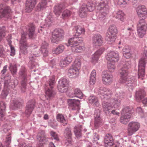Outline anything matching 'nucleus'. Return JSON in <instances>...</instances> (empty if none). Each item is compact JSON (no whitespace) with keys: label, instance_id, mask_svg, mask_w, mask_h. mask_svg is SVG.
<instances>
[{"label":"nucleus","instance_id":"obj_1","mask_svg":"<svg viewBox=\"0 0 147 147\" xmlns=\"http://www.w3.org/2000/svg\"><path fill=\"white\" fill-rule=\"evenodd\" d=\"M55 83V76H53L49 77L45 84L46 96L47 100L52 99L56 94V92L53 88Z\"/></svg>","mask_w":147,"mask_h":147},{"label":"nucleus","instance_id":"obj_2","mask_svg":"<svg viewBox=\"0 0 147 147\" xmlns=\"http://www.w3.org/2000/svg\"><path fill=\"white\" fill-rule=\"evenodd\" d=\"M117 33V30L115 26L112 25L109 26L105 37V40L108 43L111 44L114 42L116 38L115 35Z\"/></svg>","mask_w":147,"mask_h":147},{"label":"nucleus","instance_id":"obj_3","mask_svg":"<svg viewBox=\"0 0 147 147\" xmlns=\"http://www.w3.org/2000/svg\"><path fill=\"white\" fill-rule=\"evenodd\" d=\"M64 30L60 28L55 29L52 33L51 38V41L53 43L58 44L62 41L64 38Z\"/></svg>","mask_w":147,"mask_h":147},{"label":"nucleus","instance_id":"obj_4","mask_svg":"<svg viewBox=\"0 0 147 147\" xmlns=\"http://www.w3.org/2000/svg\"><path fill=\"white\" fill-rule=\"evenodd\" d=\"M27 34L23 32L21 35V38L20 41V52L24 55L28 53L27 48L29 47L26 38Z\"/></svg>","mask_w":147,"mask_h":147},{"label":"nucleus","instance_id":"obj_5","mask_svg":"<svg viewBox=\"0 0 147 147\" xmlns=\"http://www.w3.org/2000/svg\"><path fill=\"white\" fill-rule=\"evenodd\" d=\"M130 61L126 62L123 65V67L119 71L121 75L119 82H124L127 77L128 74V69L131 67Z\"/></svg>","mask_w":147,"mask_h":147},{"label":"nucleus","instance_id":"obj_6","mask_svg":"<svg viewBox=\"0 0 147 147\" xmlns=\"http://www.w3.org/2000/svg\"><path fill=\"white\" fill-rule=\"evenodd\" d=\"M98 92V94L101 95L100 97L103 100L109 99L112 96L113 94L112 91L109 89L103 86L99 88Z\"/></svg>","mask_w":147,"mask_h":147},{"label":"nucleus","instance_id":"obj_7","mask_svg":"<svg viewBox=\"0 0 147 147\" xmlns=\"http://www.w3.org/2000/svg\"><path fill=\"white\" fill-rule=\"evenodd\" d=\"M147 30V24L143 19H141L137 25V31L140 37L142 38L146 34Z\"/></svg>","mask_w":147,"mask_h":147},{"label":"nucleus","instance_id":"obj_8","mask_svg":"<svg viewBox=\"0 0 147 147\" xmlns=\"http://www.w3.org/2000/svg\"><path fill=\"white\" fill-rule=\"evenodd\" d=\"M11 11L9 7L4 4H0V19L3 17H9Z\"/></svg>","mask_w":147,"mask_h":147},{"label":"nucleus","instance_id":"obj_9","mask_svg":"<svg viewBox=\"0 0 147 147\" xmlns=\"http://www.w3.org/2000/svg\"><path fill=\"white\" fill-rule=\"evenodd\" d=\"M36 137L37 140L40 143L37 147H43V144L48 141V138L46 137L45 131L42 130H40Z\"/></svg>","mask_w":147,"mask_h":147},{"label":"nucleus","instance_id":"obj_10","mask_svg":"<svg viewBox=\"0 0 147 147\" xmlns=\"http://www.w3.org/2000/svg\"><path fill=\"white\" fill-rule=\"evenodd\" d=\"M103 83L106 85H110L113 82V76L112 74L108 71H104L102 74Z\"/></svg>","mask_w":147,"mask_h":147},{"label":"nucleus","instance_id":"obj_11","mask_svg":"<svg viewBox=\"0 0 147 147\" xmlns=\"http://www.w3.org/2000/svg\"><path fill=\"white\" fill-rule=\"evenodd\" d=\"M140 124L137 122H131L128 125L127 132L129 136H131L138 131L140 127Z\"/></svg>","mask_w":147,"mask_h":147},{"label":"nucleus","instance_id":"obj_12","mask_svg":"<svg viewBox=\"0 0 147 147\" xmlns=\"http://www.w3.org/2000/svg\"><path fill=\"white\" fill-rule=\"evenodd\" d=\"M145 58H141L139 61L138 70V76L139 78L143 79L145 75Z\"/></svg>","mask_w":147,"mask_h":147},{"label":"nucleus","instance_id":"obj_13","mask_svg":"<svg viewBox=\"0 0 147 147\" xmlns=\"http://www.w3.org/2000/svg\"><path fill=\"white\" fill-rule=\"evenodd\" d=\"M36 101L34 99L29 100L27 102L26 106L25 113L27 116L32 113L35 106Z\"/></svg>","mask_w":147,"mask_h":147},{"label":"nucleus","instance_id":"obj_14","mask_svg":"<svg viewBox=\"0 0 147 147\" xmlns=\"http://www.w3.org/2000/svg\"><path fill=\"white\" fill-rule=\"evenodd\" d=\"M137 13L141 19L144 20L146 17L147 10L144 6L140 5L137 7L136 8Z\"/></svg>","mask_w":147,"mask_h":147},{"label":"nucleus","instance_id":"obj_15","mask_svg":"<svg viewBox=\"0 0 147 147\" xmlns=\"http://www.w3.org/2000/svg\"><path fill=\"white\" fill-rule=\"evenodd\" d=\"M107 59L112 63L117 62L119 59V54L114 51L108 53L106 56Z\"/></svg>","mask_w":147,"mask_h":147},{"label":"nucleus","instance_id":"obj_16","mask_svg":"<svg viewBox=\"0 0 147 147\" xmlns=\"http://www.w3.org/2000/svg\"><path fill=\"white\" fill-rule=\"evenodd\" d=\"M67 101L69 107L73 110L80 109V101L78 100L75 99H68Z\"/></svg>","mask_w":147,"mask_h":147},{"label":"nucleus","instance_id":"obj_17","mask_svg":"<svg viewBox=\"0 0 147 147\" xmlns=\"http://www.w3.org/2000/svg\"><path fill=\"white\" fill-rule=\"evenodd\" d=\"M92 44L95 47L101 46L103 42L102 38L99 34H95L92 38Z\"/></svg>","mask_w":147,"mask_h":147},{"label":"nucleus","instance_id":"obj_18","mask_svg":"<svg viewBox=\"0 0 147 147\" xmlns=\"http://www.w3.org/2000/svg\"><path fill=\"white\" fill-rule=\"evenodd\" d=\"M65 7V3H64L57 4L54 7L53 12L57 16H59L62 12L63 9Z\"/></svg>","mask_w":147,"mask_h":147},{"label":"nucleus","instance_id":"obj_19","mask_svg":"<svg viewBox=\"0 0 147 147\" xmlns=\"http://www.w3.org/2000/svg\"><path fill=\"white\" fill-rule=\"evenodd\" d=\"M104 141L106 147H113L114 144L113 139L111 134H107L105 137Z\"/></svg>","mask_w":147,"mask_h":147},{"label":"nucleus","instance_id":"obj_20","mask_svg":"<svg viewBox=\"0 0 147 147\" xmlns=\"http://www.w3.org/2000/svg\"><path fill=\"white\" fill-rule=\"evenodd\" d=\"M67 45V46H70L72 51L75 52H80L83 50L84 48V47L80 46L78 44L68 42Z\"/></svg>","mask_w":147,"mask_h":147},{"label":"nucleus","instance_id":"obj_21","mask_svg":"<svg viewBox=\"0 0 147 147\" xmlns=\"http://www.w3.org/2000/svg\"><path fill=\"white\" fill-rule=\"evenodd\" d=\"M124 95V92L121 90L118 91L116 92V96L117 98H115L114 101L115 105H117L118 106L116 107H119L120 106L121 104L120 100H122L123 98Z\"/></svg>","mask_w":147,"mask_h":147},{"label":"nucleus","instance_id":"obj_22","mask_svg":"<svg viewBox=\"0 0 147 147\" xmlns=\"http://www.w3.org/2000/svg\"><path fill=\"white\" fill-rule=\"evenodd\" d=\"M35 25L33 24H30L28 29V35L30 39H34L36 37V35L35 33Z\"/></svg>","mask_w":147,"mask_h":147},{"label":"nucleus","instance_id":"obj_23","mask_svg":"<svg viewBox=\"0 0 147 147\" xmlns=\"http://www.w3.org/2000/svg\"><path fill=\"white\" fill-rule=\"evenodd\" d=\"M94 127L96 128H98L102 124L101 120L100 117V113L98 111H96L94 113Z\"/></svg>","mask_w":147,"mask_h":147},{"label":"nucleus","instance_id":"obj_24","mask_svg":"<svg viewBox=\"0 0 147 147\" xmlns=\"http://www.w3.org/2000/svg\"><path fill=\"white\" fill-rule=\"evenodd\" d=\"M36 3V0H26V10L28 12H30L34 8Z\"/></svg>","mask_w":147,"mask_h":147},{"label":"nucleus","instance_id":"obj_25","mask_svg":"<svg viewBox=\"0 0 147 147\" xmlns=\"http://www.w3.org/2000/svg\"><path fill=\"white\" fill-rule=\"evenodd\" d=\"M109 2V0H103L102 1L97 5L98 9L108 11L109 9V7L108 5Z\"/></svg>","mask_w":147,"mask_h":147},{"label":"nucleus","instance_id":"obj_26","mask_svg":"<svg viewBox=\"0 0 147 147\" xmlns=\"http://www.w3.org/2000/svg\"><path fill=\"white\" fill-rule=\"evenodd\" d=\"M79 74V71L71 67L68 70L67 74L69 77L75 78L78 77Z\"/></svg>","mask_w":147,"mask_h":147},{"label":"nucleus","instance_id":"obj_27","mask_svg":"<svg viewBox=\"0 0 147 147\" xmlns=\"http://www.w3.org/2000/svg\"><path fill=\"white\" fill-rule=\"evenodd\" d=\"M146 94V92L144 89H139L136 92V100L138 101H139L145 96Z\"/></svg>","mask_w":147,"mask_h":147},{"label":"nucleus","instance_id":"obj_28","mask_svg":"<svg viewBox=\"0 0 147 147\" xmlns=\"http://www.w3.org/2000/svg\"><path fill=\"white\" fill-rule=\"evenodd\" d=\"M64 135L65 138L67 139V142L68 144H71L72 142V134L70 128L67 127L66 128L64 132Z\"/></svg>","mask_w":147,"mask_h":147},{"label":"nucleus","instance_id":"obj_29","mask_svg":"<svg viewBox=\"0 0 147 147\" xmlns=\"http://www.w3.org/2000/svg\"><path fill=\"white\" fill-rule=\"evenodd\" d=\"M48 47V44L44 42L42 43V45L40 49V53L42 54L44 57H46L48 55V51L47 50Z\"/></svg>","mask_w":147,"mask_h":147},{"label":"nucleus","instance_id":"obj_30","mask_svg":"<svg viewBox=\"0 0 147 147\" xmlns=\"http://www.w3.org/2000/svg\"><path fill=\"white\" fill-rule=\"evenodd\" d=\"M112 106L111 103L104 101L102 103V108L103 111L106 113H108L110 112L109 111L111 110Z\"/></svg>","mask_w":147,"mask_h":147},{"label":"nucleus","instance_id":"obj_31","mask_svg":"<svg viewBox=\"0 0 147 147\" xmlns=\"http://www.w3.org/2000/svg\"><path fill=\"white\" fill-rule=\"evenodd\" d=\"M89 102L94 106L98 107L99 105L98 98L94 96H91L88 97Z\"/></svg>","mask_w":147,"mask_h":147},{"label":"nucleus","instance_id":"obj_32","mask_svg":"<svg viewBox=\"0 0 147 147\" xmlns=\"http://www.w3.org/2000/svg\"><path fill=\"white\" fill-rule=\"evenodd\" d=\"M82 126V125H77L74 128V131L76 137L79 139L82 136L81 132Z\"/></svg>","mask_w":147,"mask_h":147},{"label":"nucleus","instance_id":"obj_33","mask_svg":"<svg viewBox=\"0 0 147 147\" xmlns=\"http://www.w3.org/2000/svg\"><path fill=\"white\" fill-rule=\"evenodd\" d=\"M57 119L63 126H65L67 124V120L65 118L64 116L61 114L59 113L57 115Z\"/></svg>","mask_w":147,"mask_h":147},{"label":"nucleus","instance_id":"obj_34","mask_svg":"<svg viewBox=\"0 0 147 147\" xmlns=\"http://www.w3.org/2000/svg\"><path fill=\"white\" fill-rule=\"evenodd\" d=\"M131 117V115L122 114L120 118V121L123 124H126L129 121Z\"/></svg>","mask_w":147,"mask_h":147},{"label":"nucleus","instance_id":"obj_35","mask_svg":"<svg viewBox=\"0 0 147 147\" xmlns=\"http://www.w3.org/2000/svg\"><path fill=\"white\" fill-rule=\"evenodd\" d=\"M85 4H83L79 11V15L82 18L86 17L87 15V8Z\"/></svg>","mask_w":147,"mask_h":147},{"label":"nucleus","instance_id":"obj_36","mask_svg":"<svg viewBox=\"0 0 147 147\" xmlns=\"http://www.w3.org/2000/svg\"><path fill=\"white\" fill-rule=\"evenodd\" d=\"M103 51L102 49H99L92 56V60L94 62H97L99 57L103 53Z\"/></svg>","mask_w":147,"mask_h":147},{"label":"nucleus","instance_id":"obj_37","mask_svg":"<svg viewBox=\"0 0 147 147\" xmlns=\"http://www.w3.org/2000/svg\"><path fill=\"white\" fill-rule=\"evenodd\" d=\"M78 36H75V37L70 38L68 40V42L79 44L82 41V39L81 37H78Z\"/></svg>","mask_w":147,"mask_h":147},{"label":"nucleus","instance_id":"obj_38","mask_svg":"<svg viewBox=\"0 0 147 147\" xmlns=\"http://www.w3.org/2000/svg\"><path fill=\"white\" fill-rule=\"evenodd\" d=\"M6 104L3 102H0V119L4 116Z\"/></svg>","mask_w":147,"mask_h":147},{"label":"nucleus","instance_id":"obj_39","mask_svg":"<svg viewBox=\"0 0 147 147\" xmlns=\"http://www.w3.org/2000/svg\"><path fill=\"white\" fill-rule=\"evenodd\" d=\"M124 82H120L122 84H125L128 86H134L135 85V83L136 82L135 80H133L131 78L127 79V77L126 78V80Z\"/></svg>","mask_w":147,"mask_h":147},{"label":"nucleus","instance_id":"obj_40","mask_svg":"<svg viewBox=\"0 0 147 147\" xmlns=\"http://www.w3.org/2000/svg\"><path fill=\"white\" fill-rule=\"evenodd\" d=\"M96 71L93 70L90 76L89 82L90 84L93 85L96 82Z\"/></svg>","mask_w":147,"mask_h":147},{"label":"nucleus","instance_id":"obj_41","mask_svg":"<svg viewBox=\"0 0 147 147\" xmlns=\"http://www.w3.org/2000/svg\"><path fill=\"white\" fill-rule=\"evenodd\" d=\"M47 2L45 0H42L37 6V9L38 11L43 10L46 7Z\"/></svg>","mask_w":147,"mask_h":147},{"label":"nucleus","instance_id":"obj_42","mask_svg":"<svg viewBox=\"0 0 147 147\" xmlns=\"http://www.w3.org/2000/svg\"><path fill=\"white\" fill-rule=\"evenodd\" d=\"M65 48L64 46L60 45H59L53 51V53L57 55L62 53L64 50Z\"/></svg>","mask_w":147,"mask_h":147},{"label":"nucleus","instance_id":"obj_43","mask_svg":"<svg viewBox=\"0 0 147 147\" xmlns=\"http://www.w3.org/2000/svg\"><path fill=\"white\" fill-rule=\"evenodd\" d=\"M83 96V94L81 91L78 88L75 89L74 95L70 96V97H76L80 98H81Z\"/></svg>","mask_w":147,"mask_h":147},{"label":"nucleus","instance_id":"obj_44","mask_svg":"<svg viewBox=\"0 0 147 147\" xmlns=\"http://www.w3.org/2000/svg\"><path fill=\"white\" fill-rule=\"evenodd\" d=\"M131 108H130L129 107H124L122 110L121 112V114L131 115L133 112V110Z\"/></svg>","mask_w":147,"mask_h":147},{"label":"nucleus","instance_id":"obj_45","mask_svg":"<svg viewBox=\"0 0 147 147\" xmlns=\"http://www.w3.org/2000/svg\"><path fill=\"white\" fill-rule=\"evenodd\" d=\"M71 12L69 10L66 9L63 11L62 14V18L63 19L68 18L71 16Z\"/></svg>","mask_w":147,"mask_h":147},{"label":"nucleus","instance_id":"obj_46","mask_svg":"<svg viewBox=\"0 0 147 147\" xmlns=\"http://www.w3.org/2000/svg\"><path fill=\"white\" fill-rule=\"evenodd\" d=\"M75 30L76 32L75 36H78L82 34H84L85 32V30L84 28L79 26L75 27Z\"/></svg>","mask_w":147,"mask_h":147},{"label":"nucleus","instance_id":"obj_47","mask_svg":"<svg viewBox=\"0 0 147 147\" xmlns=\"http://www.w3.org/2000/svg\"><path fill=\"white\" fill-rule=\"evenodd\" d=\"M123 51L124 53V56L127 58H129L131 56V54L130 53V51L129 47L127 46L125 47L123 49Z\"/></svg>","mask_w":147,"mask_h":147},{"label":"nucleus","instance_id":"obj_48","mask_svg":"<svg viewBox=\"0 0 147 147\" xmlns=\"http://www.w3.org/2000/svg\"><path fill=\"white\" fill-rule=\"evenodd\" d=\"M54 20V18L51 15L48 16L45 20L46 24H45L44 25V26H48V27H49L51 24L53 23Z\"/></svg>","mask_w":147,"mask_h":147},{"label":"nucleus","instance_id":"obj_49","mask_svg":"<svg viewBox=\"0 0 147 147\" xmlns=\"http://www.w3.org/2000/svg\"><path fill=\"white\" fill-rule=\"evenodd\" d=\"M124 14L122 11L119 10L117 11L115 16L116 18L123 21L124 19Z\"/></svg>","mask_w":147,"mask_h":147},{"label":"nucleus","instance_id":"obj_50","mask_svg":"<svg viewBox=\"0 0 147 147\" xmlns=\"http://www.w3.org/2000/svg\"><path fill=\"white\" fill-rule=\"evenodd\" d=\"M14 106L16 107L20 108L22 107L24 104V101L22 99L13 101Z\"/></svg>","mask_w":147,"mask_h":147},{"label":"nucleus","instance_id":"obj_51","mask_svg":"<svg viewBox=\"0 0 147 147\" xmlns=\"http://www.w3.org/2000/svg\"><path fill=\"white\" fill-rule=\"evenodd\" d=\"M80 66L81 63L79 59H77L75 60L74 65L71 67L79 71L80 69Z\"/></svg>","mask_w":147,"mask_h":147},{"label":"nucleus","instance_id":"obj_52","mask_svg":"<svg viewBox=\"0 0 147 147\" xmlns=\"http://www.w3.org/2000/svg\"><path fill=\"white\" fill-rule=\"evenodd\" d=\"M6 29L4 26L0 27V42L5 35Z\"/></svg>","mask_w":147,"mask_h":147},{"label":"nucleus","instance_id":"obj_53","mask_svg":"<svg viewBox=\"0 0 147 147\" xmlns=\"http://www.w3.org/2000/svg\"><path fill=\"white\" fill-rule=\"evenodd\" d=\"M59 83L62 84L63 86H65L68 87L69 84V80L65 78H63L60 80L59 81Z\"/></svg>","mask_w":147,"mask_h":147},{"label":"nucleus","instance_id":"obj_54","mask_svg":"<svg viewBox=\"0 0 147 147\" xmlns=\"http://www.w3.org/2000/svg\"><path fill=\"white\" fill-rule=\"evenodd\" d=\"M87 10L90 11H92L95 9V5L91 2H89L86 5Z\"/></svg>","mask_w":147,"mask_h":147},{"label":"nucleus","instance_id":"obj_55","mask_svg":"<svg viewBox=\"0 0 147 147\" xmlns=\"http://www.w3.org/2000/svg\"><path fill=\"white\" fill-rule=\"evenodd\" d=\"M107 11H103L102 10H99L98 17L100 20H102L107 15Z\"/></svg>","mask_w":147,"mask_h":147},{"label":"nucleus","instance_id":"obj_56","mask_svg":"<svg viewBox=\"0 0 147 147\" xmlns=\"http://www.w3.org/2000/svg\"><path fill=\"white\" fill-rule=\"evenodd\" d=\"M60 84V83H59L57 86V88L59 91L61 92H66L67 90V87L63 86L62 84Z\"/></svg>","mask_w":147,"mask_h":147},{"label":"nucleus","instance_id":"obj_57","mask_svg":"<svg viewBox=\"0 0 147 147\" xmlns=\"http://www.w3.org/2000/svg\"><path fill=\"white\" fill-rule=\"evenodd\" d=\"M11 134L9 132V134L7 135L6 137L5 145L7 147L9 146L11 141Z\"/></svg>","mask_w":147,"mask_h":147},{"label":"nucleus","instance_id":"obj_58","mask_svg":"<svg viewBox=\"0 0 147 147\" xmlns=\"http://www.w3.org/2000/svg\"><path fill=\"white\" fill-rule=\"evenodd\" d=\"M9 69L12 74L14 75L17 72V67L16 65L10 64Z\"/></svg>","mask_w":147,"mask_h":147},{"label":"nucleus","instance_id":"obj_59","mask_svg":"<svg viewBox=\"0 0 147 147\" xmlns=\"http://www.w3.org/2000/svg\"><path fill=\"white\" fill-rule=\"evenodd\" d=\"M39 66V65L37 61L34 62H31V66H30V69H33V71L35 72L36 69H37V68Z\"/></svg>","mask_w":147,"mask_h":147},{"label":"nucleus","instance_id":"obj_60","mask_svg":"<svg viewBox=\"0 0 147 147\" xmlns=\"http://www.w3.org/2000/svg\"><path fill=\"white\" fill-rule=\"evenodd\" d=\"M19 74L20 76L22 77V78H26V70L24 67H21V70L19 72Z\"/></svg>","mask_w":147,"mask_h":147},{"label":"nucleus","instance_id":"obj_61","mask_svg":"<svg viewBox=\"0 0 147 147\" xmlns=\"http://www.w3.org/2000/svg\"><path fill=\"white\" fill-rule=\"evenodd\" d=\"M112 62L109 63L107 65L109 71L113 72L115 69L114 63H111Z\"/></svg>","mask_w":147,"mask_h":147},{"label":"nucleus","instance_id":"obj_62","mask_svg":"<svg viewBox=\"0 0 147 147\" xmlns=\"http://www.w3.org/2000/svg\"><path fill=\"white\" fill-rule=\"evenodd\" d=\"M50 134L52 139L55 140L57 141L59 140L58 135L55 132L51 131L50 132Z\"/></svg>","mask_w":147,"mask_h":147},{"label":"nucleus","instance_id":"obj_63","mask_svg":"<svg viewBox=\"0 0 147 147\" xmlns=\"http://www.w3.org/2000/svg\"><path fill=\"white\" fill-rule=\"evenodd\" d=\"M36 54L32 53L30 55L29 58L31 62H34L37 61V60H36Z\"/></svg>","mask_w":147,"mask_h":147},{"label":"nucleus","instance_id":"obj_64","mask_svg":"<svg viewBox=\"0 0 147 147\" xmlns=\"http://www.w3.org/2000/svg\"><path fill=\"white\" fill-rule=\"evenodd\" d=\"M59 65L61 67H65L68 65L64 59H61L59 63Z\"/></svg>","mask_w":147,"mask_h":147}]
</instances>
